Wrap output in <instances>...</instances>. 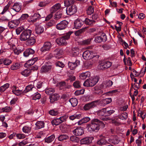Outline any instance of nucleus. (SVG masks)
<instances>
[{
    "label": "nucleus",
    "mask_w": 146,
    "mask_h": 146,
    "mask_svg": "<svg viewBox=\"0 0 146 146\" xmlns=\"http://www.w3.org/2000/svg\"><path fill=\"white\" fill-rule=\"evenodd\" d=\"M104 127V124L103 122L97 118H94L91 120L90 123L87 124L86 128L91 133L97 132L99 131L100 127Z\"/></svg>",
    "instance_id": "nucleus-1"
},
{
    "label": "nucleus",
    "mask_w": 146,
    "mask_h": 146,
    "mask_svg": "<svg viewBox=\"0 0 146 146\" xmlns=\"http://www.w3.org/2000/svg\"><path fill=\"white\" fill-rule=\"evenodd\" d=\"M31 127L27 126H25L22 128L23 131L25 133H29L31 130Z\"/></svg>",
    "instance_id": "nucleus-41"
},
{
    "label": "nucleus",
    "mask_w": 146,
    "mask_h": 146,
    "mask_svg": "<svg viewBox=\"0 0 146 146\" xmlns=\"http://www.w3.org/2000/svg\"><path fill=\"white\" fill-rule=\"evenodd\" d=\"M98 101L97 105L100 106H104L107 104H108L112 102V100L111 98H106L102 100H97Z\"/></svg>",
    "instance_id": "nucleus-8"
},
{
    "label": "nucleus",
    "mask_w": 146,
    "mask_h": 146,
    "mask_svg": "<svg viewBox=\"0 0 146 146\" xmlns=\"http://www.w3.org/2000/svg\"><path fill=\"white\" fill-rule=\"evenodd\" d=\"M63 52V50L62 48H56L54 51V54L60 56V55L62 54Z\"/></svg>",
    "instance_id": "nucleus-45"
},
{
    "label": "nucleus",
    "mask_w": 146,
    "mask_h": 146,
    "mask_svg": "<svg viewBox=\"0 0 146 146\" xmlns=\"http://www.w3.org/2000/svg\"><path fill=\"white\" fill-rule=\"evenodd\" d=\"M94 12V8L91 6H90L89 7L87 11V13L89 15H91Z\"/></svg>",
    "instance_id": "nucleus-55"
},
{
    "label": "nucleus",
    "mask_w": 146,
    "mask_h": 146,
    "mask_svg": "<svg viewBox=\"0 0 146 146\" xmlns=\"http://www.w3.org/2000/svg\"><path fill=\"white\" fill-rule=\"evenodd\" d=\"M68 117V115H65L60 117L59 119L61 123L62 122L65 121Z\"/></svg>",
    "instance_id": "nucleus-51"
},
{
    "label": "nucleus",
    "mask_w": 146,
    "mask_h": 146,
    "mask_svg": "<svg viewBox=\"0 0 146 146\" xmlns=\"http://www.w3.org/2000/svg\"><path fill=\"white\" fill-rule=\"evenodd\" d=\"M85 90L81 89L76 91L75 92V94L76 96H78L80 94H84Z\"/></svg>",
    "instance_id": "nucleus-54"
},
{
    "label": "nucleus",
    "mask_w": 146,
    "mask_h": 146,
    "mask_svg": "<svg viewBox=\"0 0 146 146\" xmlns=\"http://www.w3.org/2000/svg\"><path fill=\"white\" fill-rule=\"evenodd\" d=\"M106 108H104L98 110L97 112V115L100 116L106 117Z\"/></svg>",
    "instance_id": "nucleus-39"
},
{
    "label": "nucleus",
    "mask_w": 146,
    "mask_h": 146,
    "mask_svg": "<svg viewBox=\"0 0 146 146\" xmlns=\"http://www.w3.org/2000/svg\"><path fill=\"white\" fill-rule=\"evenodd\" d=\"M107 40V36L104 33H102L100 36H95L94 41L96 43H100L105 42Z\"/></svg>",
    "instance_id": "nucleus-9"
},
{
    "label": "nucleus",
    "mask_w": 146,
    "mask_h": 146,
    "mask_svg": "<svg viewBox=\"0 0 146 146\" xmlns=\"http://www.w3.org/2000/svg\"><path fill=\"white\" fill-rule=\"evenodd\" d=\"M20 67V65L18 63H15L12 65L11 67V69L13 70H15L19 69Z\"/></svg>",
    "instance_id": "nucleus-48"
},
{
    "label": "nucleus",
    "mask_w": 146,
    "mask_h": 146,
    "mask_svg": "<svg viewBox=\"0 0 146 146\" xmlns=\"http://www.w3.org/2000/svg\"><path fill=\"white\" fill-rule=\"evenodd\" d=\"M70 140L74 143H78L79 141V139L76 135H72L70 137Z\"/></svg>",
    "instance_id": "nucleus-43"
},
{
    "label": "nucleus",
    "mask_w": 146,
    "mask_h": 146,
    "mask_svg": "<svg viewBox=\"0 0 146 146\" xmlns=\"http://www.w3.org/2000/svg\"><path fill=\"white\" fill-rule=\"evenodd\" d=\"M113 84V82L110 80H106L100 85L101 88H108L111 87Z\"/></svg>",
    "instance_id": "nucleus-24"
},
{
    "label": "nucleus",
    "mask_w": 146,
    "mask_h": 146,
    "mask_svg": "<svg viewBox=\"0 0 146 146\" xmlns=\"http://www.w3.org/2000/svg\"><path fill=\"white\" fill-rule=\"evenodd\" d=\"M46 84L43 82L39 81L37 83L35 82L33 86L36 87L39 92L43 91L45 88Z\"/></svg>",
    "instance_id": "nucleus-11"
},
{
    "label": "nucleus",
    "mask_w": 146,
    "mask_h": 146,
    "mask_svg": "<svg viewBox=\"0 0 146 146\" xmlns=\"http://www.w3.org/2000/svg\"><path fill=\"white\" fill-rule=\"evenodd\" d=\"M38 59V58L35 57L28 60L26 63L25 64L24 66L26 68L28 67L31 65H33Z\"/></svg>",
    "instance_id": "nucleus-22"
},
{
    "label": "nucleus",
    "mask_w": 146,
    "mask_h": 146,
    "mask_svg": "<svg viewBox=\"0 0 146 146\" xmlns=\"http://www.w3.org/2000/svg\"><path fill=\"white\" fill-rule=\"evenodd\" d=\"M31 30L29 29L24 30L20 35V40L21 41L26 40L31 35Z\"/></svg>",
    "instance_id": "nucleus-4"
},
{
    "label": "nucleus",
    "mask_w": 146,
    "mask_h": 146,
    "mask_svg": "<svg viewBox=\"0 0 146 146\" xmlns=\"http://www.w3.org/2000/svg\"><path fill=\"white\" fill-rule=\"evenodd\" d=\"M68 24L69 22L67 21L63 20L57 24L56 28L57 29L59 30L64 29L67 27Z\"/></svg>",
    "instance_id": "nucleus-10"
},
{
    "label": "nucleus",
    "mask_w": 146,
    "mask_h": 146,
    "mask_svg": "<svg viewBox=\"0 0 146 146\" xmlns=\"http://www.w3.org/2000/svg\"><path fill=\"white\" fill-rule=\"evenodd\" d=\"M80 62L79 60H76L74 62H69L68 63V66L71 70H74L76 67L80 64Z\"/></svg>",
    "instance_id": "nucleus-19"
},
{
    "label": "nucleus",
    "mask_w": 146,
    "mask_h": 146,
    "mask_svg": "<svg viewBox=\"0 0 146 146\" xmlns=\"http://www.w3.org/2000/svg\"><path fill=\"white\" fill-rule=\"evenodd\" d=\"M40 18V16L39 14L35 13L34 14L31 19L30 20H29L28 21L29 22L32 21L33 22H35L37 20L39 19Z\"/></svg>",
    "instance_id": "nucleus-34"
},
{
    "label": "nucleus",
    "mask_w": 146,
    "mask_h": 146,
    "mask_svg": "<svg viewBox=\"0 0 146 146\" xmlns=\"http://www.w3.org/2000/svg\"><path fill=\"white\" fill-rule=\"evenodd\" d=\"M73 33L72 31H69L61 37L57 38L56 40V42L59 45H66L67 44L66 40L70 38V36Z\"/></svg>",
    "instance_id": "nucleus-2"
},
{
    "label": "nucleus",
    "mask_w": 146,
    "mask_h": 146,
    "mask_svg": "<svg viewBox=\"0 0 146 146\" xmlns=\"http://www.w3.org/2000/svg\"><path fill=\"white\" fill-rule=\"evenodd\" d=\"M55 24V21L53 20H51L50 21L48 22L46 24V27L48 28L49 27H52Z\"/></svg>",
    "instance_id": "nucleus-50"
},
{
    "label": "nucleus",
    "mask_w": 146,
    "mask_h": 146,
    "mask_svg": "<svg viewBox=\"0 0 146 146\" xmlns=\"http://www.w3.org/2000/svg\"><path fill=\"white\" fill-rule=\"evenodd\" d=\"M77 11L76 6L75 5H72L66 7V12L67 15H71L76 13Z\"/></svg>",
    "instance_id": "nucleus-6"
},
{
    "label": "nucleus",
    "mask_w": 146,
    "mask_h": 146,
    "mask_svg": "<svg viewBox=\"0 0 146 146\" xmlns=\"http://www.w3.org/2000/svg\"><path fill=\"white\" fill-rule=\"evenodd\" d=\"M61 7L60 4L58 3L55 4L50 9V12L51 13H54L58 10Z\"/></svg>",
    "instance_id": "nucleus-29"
},
{
    "label": "nucleus",
    "mask_w": 146,
    "mask_h": 146,
    "mask_svg": "<svg viewBox=\"0 0 146 146\" xmlns=\"http://www.w3.org/2000/svg\"><path fill=\"white\" fill-rule=\"evenodd\" d=\"M69 101L71 103L73 107H75L77 106L78 101L75 98H72L70 99Z\"/></svg>",
    "instance_id": "nucleus-38"
},
{
    "label": "nucleus",
    "mask_w": 146,
    "mask_h": 146,
    "mask_svg": "<svg viewBox=\"0 0 146 146\" xmlns=\"http://www.w3.org/2000/svg\"><path fill=\"white\" fill-rule=\"evenodd\" d=\"M84 24V21L81 18H78L75 20L74 23V28L79 29Z\"/></svg>",
    "instance_id": "nucleus-15"
},
{
    "label": "nucleus",
    "mask_w": 146,
    "mask_h": 146,
    "mask_svg": "<svg viewBox=\"0 0 146 146\" xmlns=\"http://www.w3.org/2000/svg\"><path fill=\"white\" fill-rule=\"evenodd\" d=\"M9 84L6 83L3 85L1 86L0 87V92H4L7 89L9 88Z\"/></svg>",
    "instance_id": "nucleus-40"
},
{
    "label": "nucleus",
    "mask_w": 146,
    "mask_h": 146,
    "mask_svg": "<svg viewBox=\"0 0 146 146\" xmlns=\"http://www.w3.org/2000/svg\"><path fill=\"white\" fill-rule=\"evenodd\" d=\"M92 60H93L90 59L89 61H86L84 63L85 66L87 67H90L93 64V63L91 62L92 61Z\"/></svg>",
    "instance_id": "nucleus-58"
},
{
    "label": "nucleus",
    "mask_w": 146,
    "mask_h": 146,
    "mask_svg": "<svg viewBox=\"0 0 146 146\" xmlns=\"http://www.w3.org/2000/svg\"><path fill=\"white\" fill-rule=\"evenodd\" d=\"M92 52L88 50L84 51L82 54L83 58L86 60L91 59L92 58Z\"/></svg>",
    "instance_id": "nucleus-14"
},
{
    "label": "nucleus",
    "mask_w": 146,
    "mask_h": 146,
    "mask_svg": "<svg viewBox=\"0 0 146 146\" xmlns=\"http://www.w3.org/2000/svg\"><path fill=\"white\" fill-rule=\"evenodd\" d=\"M55 138V135H52L44 139V141L47 143H49L52 142Z\"/></svg>",
    "instance_id": "nucleus-37"
},
{
    "label": "nucleus",
    "mask_w": 146,
    "mask_h": 146,
    "mask_svg": "<svg viewBox=\"0 0 146 146\" xmlns=\"http://www.w3.org/2000/svg\"><path fill=\"white\" fill-rule=\"evenodd\" d=\"M52 66L50 65H43L41 67L40 72L41 73H49L51 71Z\"/></svg>",
    "instance_id": "nucleus-18"
},
{
    "label": "nucleus",
    "mask_w": 146,
    "mask_h": 146,
    "mask_svg": "<svg viewBox=\"0 0 146 146\" xmlns=\"http://www.w3.org/2000/svg\"><path fill=\"white\" fill-rule=\"evenodd\" d=\"M68 138V137L66 135L62 134L60 135L58 138V139L60 141H62L65 140Z\"/></svg>",
    "instance_id": "nucleus-44"
},
{
    "label": "nucleus",
    "mask_w": 146,
    "mask_h": 146,
    "mask_svg": "<svg viewBox=\"0 0 146 146\" xmlns=\"http://www.w3.org/2000/svg\"><path fill=\"white\" fill-rule=\"evenodd\" d=\"M91 120L90 118L88 117H84L78 122V125L86 123Z\"/></svg>",
    "instance_id": "nucleus-30"
},
{
    "label": "nucleus",
    "mask_w": 146,
    "mask_h": 146,
    "mask_svg": "<svg viewBox=\"0 0 146 146\" xmlns=\"http://www.w3.org/2000/svg\"><path fill=\"white\" fill-rule=\"evenodd\" d=\"M111 64L112 63L110 62H103L100 64L99 68L100 69L104 70L110 67Z\"/></svg>",
    "instance_id": "nucleus-13"
},
{
    "label": "nucleus",
    "mask_w": 146,
    "mask_h": 146,
    "mask_svg": "<svg viewBox=\"0 0 146 146\" xmlns=\"http://www.w3.org/2000/svg\"><path fill=\"white\" fill-rule=\"evenodd\" d=\"M93 38H89L85 40L82 41V43L84 45H88L90 44L92 40L93 39Z\"/></svg>",
    "instance_id": "nucleus-52"
},
{
    "label": "nucleus",
    "mask_w": 146,
    "mask_h": 146,
    "mask_svg": "<svg viewBox=\"0 0 146 146\" xmlns=\"http://www.w3.org/2000/svg\"><path fill=\"white\" fill-rule=\"evenodd\" d=\"M50 2V1H47L44 2L42 1L40 2L39 3L38 5L41 7H44L46 6Z\"/></svg>",
    "instance_id": "nucleus-56"
},
{
    "label": "nucleus",
    "mask_w": 146,
    "mask_h": 146,
    "mask_svg": "<svg viewBox=\"0 0 146 146\" xmlns=\"http://www.w3.org/2000/svg\"><path fill=\"white\" fill-rule=\"evenodd\" d=\"M93 139L92 137H85L80 140V143L81 144L88 145L92 142Z\"/></svg>",
    "instance_id": "nucleus-16"
},
{
    "label": "nucleus",
    "mask_w": 146,
    "mask_h": 146,
    "mask_svg": "<svg viewBox=\"0 0 146 146\" xmlns=\"http://www.w3.org/2000/svg\"><path fill=\"white\" fill-rule=\"evenodd\" d=\"M60 98V96L58 94H55L50 95L49 96L50 102L51 103H54L55 101L58 100Z\"/></svg>",
    "instance_id": "nucleus-23"
},
{
    "label": "nucleus",
    "mask_w": 146,
    "mask_h": 146,
    "mask_svg": "<svg viewBox=\"0 0 146 146\" xmlns=\"http://www.w3.org/2000/svg\"><path fill=\"white\" fill-rule=\"evenodd\" d=\"M41 98V95L38 93H35L33 96L32 99L34 100L39 99Z\"/></svg>",
    "instance_id": "nucleus-53"
},
{
    "label": "nucleus",
    "mask_w": 146,
    "mask_h": 146,
    "mask_svg": "<svg viewBox=\"0 0 146 146\" xmlns=\"http://www.w3.org/2000/svg\"><path fill=\"white\" fill-rule=\"evenodd\" d=\"M31 73V71L30 70L29 68H27L22 71L21 74L24 76L27 77L30 75Z\"/></svg>",
    "instance_id": "nucleus-36"
},
{
    "label": "nucleus",
    "mask_w": 146,
    "mask_h": 146,
    "mask_svg": "<svg viewBox=\"0 0 146 146\" xmlns=\"http://www.w3.org/2000/svg\"><path fill=\"white\" fill-rule=\"evenodd\" d=\"M84 21V24L85 23L86 24L92 26L95 23L96 21H95L90 20L87 18H86Z\"/></svg>",
    "instance_id": "nucleus-32"
},
{
    "label": "nucleus",
    "mask_w": 146,
    "mask_h": 146,
    "mask_svg": "<svg viewBox=\"0 0 146 146\" xmlns=\"http://www.w3.org/2000/svg\"><path fill=\"white\" fill-rule=\"evenodd\" d=\"M90 76V73L89 72H86L81 73L79 76L80 78L82 80H85L87 78H88Z\"/></svg>",
    "instance_id": "nucleus-31"
},
{
    "label": "nucleus",
    "mask_w": 146,
    "mask_h": 146,
    "mask_svg": "<svg viewBox=\"0 0 146 146\" xmlns=\"http://www.w3.org/2000/svg\"><path fill=\"white\" fill-rule=\"evenodd\" d=\"M52 46V45L51 42L49 41L46 42L44 43L43 46L40 50L42 52L44 53L50 51Z\"/></svg>",
    "instance_id": "nucleus-7"
},
{
    "label": "nucleus",
    "mask_w": 146,
    "mask_h": 146,
    "mask_svg": "<svg viewBox=\"0 0 146 146\" xmlns=\"http://www.w3.org/2000/svg\"><path fill=\"white\" fill-rule=\"evenodd\" d=\"M127 117V113L126 112H124L118 115V118L122 120H126Z\"/></svg>",
    "instance_id": "nucleus-49"
},
{
    "label": "nucleus",
    "mask_w": 146,
    "mask_h": 146,
    "mask_svg": "<svg viewBox=\"0 0 146 146\" xmlns=\"http://www.w3.org/2000/svg\"><path fill=\"white\" fill-rule=\"evenodd\" d=\"M25 29L23 27H18L16 29V33L17 35H19L20 33L23 31Z\"/></svg>",
    "instance_id": "nucleus-60"
},
{
    "label": "nucleus",
    "mask_w": 146,
    "mask_h": 146,
    "mask_svg": "<svg viewBox=\"0 0 146 146\" xmlns=\"http://www.w3.org/2000/svg\"><path fill=\"white\" fill-rule=\"evenodd\" d=\"M20 23V21L19 19L14 20L9 22L8 25L11 29H13L17 27Z\"/></svg>",
    "instance_id": "nucleus-21"
},
{
    "label": "nucleus",
    "mask_w": 146,
    "mask_h": 146,
    "mask_svg": "<svg viewBox=\"0 0 146 146\" xmlns=\"http://www.w3.org/2000/svg\"><path fill=\"white\" fill-rule=\"evenodd\" d=\"M11 63V61L7 58L4 59V64L5 65H9Z\"/></svg>",
    "instance_id": "nucleus-63"
},
{
    "label": "nucleus",
    "mask_w": 146,
    "mask_h": 146,
    "mask_svg": "<svg viewBox=\"0 0 146 146\" xmlns=\"http://www.w3.org/2000/svg\"><path fill=\"white\" fill-rule=\"evenodd\" d=\"M26 44L27 45H33L36 42V39L35 36L31 34L26 40Z\"/></svg>",
    "instance_id": "nucleus-20"
},
{
    "label": "nucleus",
    "mask_w": 146,
    "mask_h": 146,
    "mask_svg": "<svg viewBox=\"0 0 146 146\" xmlns=\"http://www.w3.org/2000/svg\"><path fill=\"white\" fill-rule=\"evenodd\" d=\"M33 88V86L32 85H29L26 87L25 89L23 91L22 90H20L18 89L14 92L13 93L16 95L18 96L21 94H23L29 92L31 91Z\"/></svg>",
    "instance_id": "nucleus-5"
},
{
    "label": "nucleus",
    "mask_w": 146,
    "mask_h": 146,
    "mask_svg": "<svg viewBox=\"0 0 146 146\" xmlns=\"http://www.w3.org/2000/svg\"><path fill=\"white\" fill-rule=\"evenodd\" d=\"M115 111L113 110H108V108L106 109V117L114 113Z\"/></svg>",
    "instance_id": "nucleus-59"
},
{
    "label": "nucleus",
    "mask_w": 146,
    "mask_h": 146,
    "mask_svg": "<svg viewBox=\"0 0 146 146\" xmlns=\"http://www.w3.org/2000/svg\"><path fill=\"white\" fill-rule=\"evenodd\" d=\"M36 129H38L43 128L44 126V123L43 121H37L35 124Z\"/></svg>",
    "instance_id": "nucleus-33"
},
{
    "label": "nucleus",
    "mask_w": 146,
    "mask_h": 146,
    "mask_svg": "<svg viewBox=\"0 0 146 146\" xmlns=\"http://www.w3.org/2000/svg\"><path fill=\"white\" fill-rule=\"evenodd\" d=\"M62 15V13L60 12H57L55 15V16L54 17V19L58 20L61 18Z\"/></svg>",
    "instance_id": "nucleus-57"
},
{
    "label": "nucleus",
    "mask_w": 146,
    "mask_h": 146,
    "mask_svg": "<svg viewBox=\"0 0 146 146\" xmlns=\"http://www.w3.org/2000/svg\"><path fill=\"white\" fill-rule=\"evenodd\" d=\"M51 123L53 126L57 125L61 123L59 118H57L52 120Z\"/></svg>",
    "instance_id": "nucleus-47"
},
{
    "label": "nucleus",
    "mask_w": 146,
    "mask_h": 146,
    "mask_svg": "<svg viewBox=\"0 0 146 146\" xmlns=\"http://www.w3.org/2000/svg\"><path fill=\"white\" fill-rule=\"evenodd\" d=\"M98 101L95 100L91 103L85 104L84 106V109L85 110H88L94 108L97 105Z\"/></svg>",
    "instance_id": "nucleus-12"
},
{
    "label": "nucleus",
    "mask_w": 146,
    "mask_h": 146,
    "mask_svg": "<svg viewBox=\"0 0 146 146\" xmlns=\"http://www.w3.org/2000/svg\"><path fill=\"white\" fill-rule=\"evenodd\" d=\"M85 29L84 28L79 29L76 31L75 33V34L76 36H78L79 35L84 32L85 31Z\"/></svg>",
    "instance_id": "nucleus-64"
},
{
    "label": "nucleus",
    "mask_w": 146,
    "mask_h": 146,
    "mask_svg": "<svg viewBox=\"0 0 146 146\" xmlns=\"http://www.w3.org/2000/svg\"><path fill=\"white\" fill-rule=\"evenodd\" d=\"M45 93L48 95H50L52 94L55 92V90L51 88H46L45 90Z\"/></svg>",
    "instance_id": "nucleus-46"
},
{
    "label": "nucleus",
    "mask_w": 146,
    "mask_h": 146,
    "mask_svg": "<svg viewBox=\"0 0 146 146\" xmlns=\"http://www.w3.org/2000/svg\"><path fill=\"white\" fill-rule=\"evenodd\" d=\"M98 144L102 145H107L109 144V143L106 140L105 138H102L99 140L97 142Z\"/></svg>",
    "instance_id": "nucleus-35"
},
{
    "label": "nucleus",
    "mask_w": 146,
    "mask_h": 146,
    "mask_svg": "<svg viewBox=\"0 0 146 146\" xmlns=\"http://www.w3.org/2000/svg\"><path fill=\"white\" fill-rule=\"evenodd\" d=\"M35 51L33 49L29 48L27 49L23 52V55L25 57H27L33 54Z\"/></svg>",
    "instance_id": "nucleus-26"
},
{
    "label": "nucleus",
    "mask_w": 146,
    "mask_h": 146,
    "mask_svg": "<svg viewBox=\"0 0 146 146\" xmlns=\"http://www.w3.org/2000/svg\"><path fill=\"white\" fill-rule=\"evenodd\" d=\"M44 28L43 26L38 25L36 27L35 31L36 33L38 35H40L44 31Z\"/></svg>",
    "instance_id": "nucleus-28"
},
{
    "label": "nucleus",
    "mask_w": 146,
    "mask_h": 146,
    "mask_svg": "<svg viewBox=\"0 0 146 146\" xmlns=\"http://www.w3.org/2000/svg\"><path fill=\"white\" fill-rule=\"evenodd\" d=\"M21 8L22 5L21 3H14L11 9L17 12H19L21 10Z\"/></svg>",
    "instance_id": "nucleus-25"
},
{
    "label": "nucleus",
    "mask_w": 146,
    "mask_h": 146,
    "mask_svg": "<svg viewBox=\"0 0 146 146\" xmlns=\"http://www.w3.org/2000/svg\"><path fill=\"white\" fill-rule=\"evenodd\" d=\"M49 113L52 115L55 116L57 115L58 113L57 111L52 110L49 111Z\"/></svg>",
    "instance_id": "nucleus-62"
},
{
    "label": "nucleus",
    "mask_w": 146,
    "mask_h": 146,
    "mask_svg": "<svg viewBox=\"0 0 146 146\" xmlns=\"http://www.w3.org/2000/svg\"><path fill=\"white\" fill-rule=\"evenodd\" d=\"M92 93L94 95H100L103 93L102 90L99 87L95 86L92 89Z\"/></svg>",
    "instance_id": "nucleus-27"
},
{
    "label": "nucleus",
    "mask_w": 146,
    "mask_h": 146,
    "mask_svg": "<svg viewBox=\"0 0 146 146\" xmlns=\"http://www.w3.org/2000/svg\"><path fill=\"white\" fill-rule=\"evenodd\" d=\"M29 17V16L28 14H23L21 16V17L19 19L20 20V21L22 20H23Z\"/></svg>",
    "instance_id": "nucleus-61"
},
{
    "label": "nucleus",
    "mask_w": 146,
    "mask_h": 146,
    "mask_svg": "<svg viewBox=\"0 0 146 146\" xmlns=\"http://www.w3.org/2000/svg\"><path fill=\"white\" fill-rule=\"evenodd\" d=\"M74 3V1L72 0H65L64 1V5L67 7L73 5Z\"/></svg>",
    "instance_id": "nucleus-42"
},
{
    "label": "nucleus",
    "mask_w": 146,
    "mask_h": 146,
    "mask_svg": "<svg viewBox=\"0 0 146 146\" xmlns=\"http://www.w3.org/2000/svg\"><path fill=\"white\" fill-rule=\"evenodd\" d=\"M99 79V77L98 76L87 79L84 82L83 85L87 87L93 86L98 82Z\"/></svg>",
    "instance_id": "nucleus-3"
},
{
    "label": "nucleus",
    "mask_w": 146,
    "mask_h": 146,
    "mask_svg": "<svg viewBox=\"0 0 146 146\" xmlns=\"http://www.w3.org/2000/svg\"><path fill=\"white\" fill-rule=\"evenodd\" d=\"M73 133L76 136H80L84 134V131L83 127H78L73 131Z\"/></svg>",
    "instance_id": "nucleus-17"
}]
</instances>
